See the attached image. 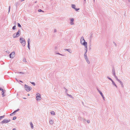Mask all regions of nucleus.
Instances as JSON below:
<instances>
[{
  "mask_svg": "<svg viewBox=\"0 0 130 130\" xmlns=\"http://www.w3.org/2000/svg\"><path fill=\"white\" fill-rule=\"evenodd\" d=\"M40 96V95L39 93H38L37 94H36V96Z\"/></svg>",
  "mask_w": 130,
  "mask_h": 130,
  "instance_id": "e433bc0d",
  "label": "nucleus"
},
{
  "mask_svg": "<svg viewBox=\"0 0 130 130\" xmlns=\"http://www.w3.org/2000/svg\"><path fill=\"white\" fill-rule=\"evenodd\" d=\"M118 82L119 83H120V84L121 85V87L122 88H123V87H124L123 85V84L122 83V82L121 81H120V80H119V82Z\"/></svg>",
  "mask_w": 130,
  "mask_h": 130,
  "instance_id": "2eb2a0df",
  "label": "nucleus"
},
{
  "mask_svg": "<svg viewBox=\"0 0 130 130\" xmlns=\"http://www.w3.org/2000/svg\"><path fill=\"white\" fill-rule=\"evenodd\" d=\"M24 0H21V2H23V1H24Z\"/></svg>",
  "mask_w": 130,
  "mask_h": 130,
  "instance_id": "3c124183",
  "label": "nucleus"
},
{
  "mask_svg": "<svg viewBox=\"0 0 130 130\" xmlns=\"http://www.w3.org/2000/svg\"><path fill=\"white\" fill-rule=\"evenodd\" d=\"M115 78H116V79L119 82V80H120L118 79L117 77L115 75V76H114Z\"/></svg>",
  "mask_w": 130,
  "mask_h": 130,
  "instance_id": "b1692460",
  "label": "nucleus"
},
{
  "mask_svg": "<svg viewBox=\"0 0 130 130\" xmlns=\"http://www.w3.org/2000/svg\"><path fill=\"white\" fill-rule=\"evenodd\" d=\"M15 55V53L14 52H12L10 54V57L11 58H13L14 57Z\"/></svg>",
  "mask_w": 130,
  "mask_h": 130,
  "instance_id": "423d86ee",
  "label": "nucleus"
},
{
  "mask_svg": "<svg viewBox=\"0 0 130 130\" xmlns=\"http://www.w3.org/2000/svg\"><path fill=\"white\" fill-rule=\"evenodd\" d=\"M87 122L88 123H90V121L89 120H88L87 121Z\"/></svg>",
  "mask_w": 130,
  "mask_h": 130,
  "instance_id": "a19ab883",
  "label": "nucleus"
},
{
  "mask_svg": "<svg viewBox=\"0 0 130 130\" xmlns=\"http://www.w3.org/2000/svg\"><path fill=\"white\" fill-rule=\"evenodd\" d=\"M111 82H112V84L114 86H115L116 88H117V86L116 85V84H115V82H114V81H113V80H112L111 81Z\"/></svg>",
  "mask_w": 130,
  "mask_h": 130,
  "instance_id": "a211bd4d",
  "label": "nucleus"
},
{
  "mask_svg": "<svg viewBox=\"0 0 130 130\" xmlns=\"http://www.w3.org/2000/svg\"><path fill=\"white\" fill-rule=\"evenodd\" d=\"M86 0H84V1L85 2Z\"/></svg>",
  "mask_w": 130,
  "mask_h": 130,
  "instance_id": "bf43d9fd",
  "label": "nucleus"
},
{
  "mask_svg": "<svg viewBox=\"0 0 130 130\" xmlns=\"http://www.w3.org/2000/svg\"><path fill=\"white\" fill-rule=\"evenodd\" d=\"M128 1L129 3L130 2V0H128Z\"/></svg>",
  "mask_w": 130,
  "mask_h": 130,
  "instance_id": "09e8293b",
  "label": "nucleus"
},
{
  "mask_svg": "<svg viewBox=\"0 0 130 130\" xmlns=\"http://www.w3.org/2000/svg\"><path fill=\"white\" fill-rule=\"evenodd\" d=\"M3 89H2V88H0V90H1L2 91H3Z\"/></svg>",
  "mask_w": 130,
  "mask_h": 130,
  "instance_id": "79ce46f5",
  "label": "nucleus"
},
{
  "mask_svg": "<svg viewBox=\"0 0 130 130\" xmlns=\"http://www.w3.org/2000/svg\"><path fill=\"white\" fill-rule=\"evenodd\" d=\"M67 96H68L70 97L71 98H73V97L71 95H70V94H68V93H67Z\"/></svg>",
  "mask_w": 130,
  "mask_h": 130,
  "instance_id": "4be33fe9",
  "label": "nucleus"
},
{
  "mask_svg": "<svg viewBox=\"0 0 130 130\" xmlns=\"http://www.w3.org/2000/svg\"><path fill=\"white\" fill-rule=\"evenodd\" d=\"M13 37L14 38H15L16 37H18L16 36V33H14L13 35Z\"/></svg>",
  "mask_w": 130,
  "mask_h": 130,
  "instance_id": "6ab92c4d",
  "label": "nucleus"
},
{
  "mask_svg": "<svg viewBox=\"0 0 130 130\" xmlns=\"http://www.w3.org/2000/svg\"><path fill=\"white\" fill-rule=\"evenodd\" d=\"M16 36H18V37H19L21 34V30L20 29H19L18 31L16 33Z\"/></svg>",
  "mask_w": 130,
  "mask_h": 130,
  "instance_id": "6e6552de",
  "label": "nucleus"
},
{
  "mask_svg": "<svg viewBox=\"0 0 130 130\" xmlns=\"http://www.w3.org/2000/svg\"><path fill=\"white\" fill-rule=\"evenodd\" d=\"M23 99H26V98H23Z\"/></svg>",
  "mask_w": 130,
  "mask_h": 130,
  "instance_id": "603ef678",
  "label": "nucleus"
},
{
  "mask_svg": "<svg viewBox=\"0 0 130 130\" xmlns=\"http://www.w3.org/2000/svg\"><path fill=\"white\" fill-rule=\"evenodd\" d=\"M4 91H5V90H3V91H2V95L3 97H4V94L5 93Z\"/></svg>",
  "mask_w": 130,
  "mask_h": 130,
  "instance_id": "412c9836",
  "label": "nucleus"
},
{
  "mask_svg": "<svg viewBox=\"0 0 130 130\" xmlns=\"http://www.w3.org/2000/svg\"><path fill=\"white\" fill-rule=\"evenodd\" d=\"M16 23V22L15 21L14 22V24H15Z\"/></svg>",
  "mask_w": 130,
  "mask_h": 130,
  "instance_id": "de8ad7c7",
  "label": "nucleus"
},
{
  "mask_svg": "<svg viewBox=\"0 0 130 130\" xmlns=\"http://www.w3.org/2000/svg\"><path fill=\"white\" fill-rule=\"evenodd\" d=\"M23 61L24 62H26V59L25 58H24L23 60Z\"/></svg>",
  "mask_w": 130,
  "mask_h": 130,
  "instance_id": "2f4dec72",
  "label": "nucleus"
},
{
  "mask_svg": "<svg viewBox=\"0 0 130 130\" xmlns=\"http://www.w3.org/2000/svg\"><path fill=\"white\" fill-rule=\"evenodd\" d=\"M74 19L73 18H72L71 20L70 24L71 25H73L74 24L73 23Z\"/></svg>",
  "mask_w": 130,
  "mask_h": 130,
  "instance_id": "f8f14e48",
  "label": "nucleus"
},
{
  "mask_svg": "<svg viewBox=\"0 0 130 130\" xmlns=\"http://www.w3.org/2000/svg\"><path fill=\"white\" fill-rule=\"evenodd\" d=\"M84 40H85L84 39V37L83 36L82 37H81V39H80V43H81V40H82V42H84Z\"/></svg>",
  "mask_w": 130,
  "mask_h": 130,
  "instance_id": "dca6fc26",
  "label": "nucleus"
},
{
  "mask_svg": "<svg viewBox=\"0 0 130 130\" xmlns=\"http://www.w3.org/2000/svg\"><path fill=\"white\" fill-rule=\"evenodd\" d=\"M31 83L33 85V86H35V84L34 82H31Z\"/></svg>",
  "mask_w": 130,
  "mask_h": 130,
  "instance_id": "473e14b6",
  "label": "nucleus"
},
{
  "mask_svg": "<svg viewBox=\"0 0 130 130\" xmlns=\"http://www.w3.org/2000/svg\"><path fill=\"white\" fill-rule=\"evenodd\" d=\"M49 123L50 124H52L54 123V121L52 120H51L49 121Z\"/></svg>",
  "mask_w": 130,
  "mask_h": 130,
  "instance_id": "f3484780",
  "label": "nucleus"
},
{
  "mask_svg": "<svg viewBox=\"0 0 130 130\" xmlns=\"http://www.w3.org/2000/svg\"><path fill=\"white\" fill-rule=\"evenodd\" d=\"M30 39L29 38H28L27 40L28 42V47L29 50H30Z\"/></svg>",
  "mask_w": 130,
  "mask_h": 130,
  "instance_id": "0eeeda50",
  "label": "nucleus"
},
{
  "mask_svg": "<svg viewBox=\"0 0 130 130\" xmlns=\"http://www.w3.org/2000/svg\"><path fill=\"white\" fill-rule=\"evenodd\" d=\"M112 74L113 76H115L116 75L115 69L114 68H113L112 69Z\"/></svg>",
  "mask_w": 130,
  "mask_h": 130,
  "instance_id": "9d476101",
  "label": "nucleus"
},
{
  "mask_svg": "<svg viewBox=\"0 0 130 130\" xmlns=\"http://www.w3.org/2000/svg\"><path fill=\"white\" fill-rule=\"evenodd\" d=\"M82 40L81 41V44L82 45H84L85 46V50H86V51H87L88 48L87 42H86L85 40H84V42H82Z\"/></svg>",
  "mask_w": 130,
  "mask_h": 130,
  "instance_id": "f257e3e1",
  "label": "nucleus"
},
{
  "mask_svg": "<svg viewBox=\"0 0 130 130\" xmlns=\"http://www.w3.org/2000/svg\"><path fill=\"white\" fill-rule=\"evenodd\" d=\"M28 96L29 95V94H28Z\"/></svg>",
  "mask_w": 130,
  "mask_h": 130,
  "instance_id": "13d9d810",
  "label": "nucleus"
},
{
  "mask_svg": "<svg viewBox=\"0 0 130 130\" xmlns=\"http://www.w3.org/2000/svg\"><path fill=\"white\" fill-rule=\"evenodd\" d=\"M65 50H66V51H67L69 53H71L72 52V51L70 49H65Z\"/></svg>",
  "mask_w": 130,
  "mask_h": 130,
  "instance_id": "4468645a",
  "label": "nucleus"
},
{
  "mask_svg": "<svg viewBox=\"0 0 130 130\" xmlns=\"http://www.w3.org/2000/svg\"><path fill=\"white\" fill-rule=\"evenodd\" d=\"M64 89L66 90L65 93H66L67 94V93H67L68 90L67 89H66L65 88H64Z\"/></svg>",
  "mask_w": 130,
  "mask_h": 130,
  "instance_id": "bb28decb",
  "label": "nucleus"
},
{
  "mask_svg": "<svg viewBox=\"0 0 130 130\" xmlns=\"http://www.w3.org/2000/svg\"><path fill=\"white\" fill-rule=\"evenodd\" d=\"M30 126H31V128L32 129H33L34 128V126H33V124L32 123V122H31L30 123Z\"/></svg>",
  "mask_w": 130,
  "mask_h": 130,
  "instance_id": "aec40b11",
  "label": "nucleus"
},
{
  "mask_svg": "<svg viewBox=\"0 0 130 130\" xmlns=\"http://www.w3.org/2000/svg\"><path fill=\"white\" fill-rule=\"evenodd\" d=\"M24 87L25 88V89L26 90V91L27 92L30 91L32 89L31 88H30L28 85L26 84L25 85Z\"/></svg>",
  "mask_w": 130,
  "mask_h": 130,
  "instance_id": "7ed1b4c3",
  "label": "nucleus"
},
{
  "mask_svg": "<svg viewBox=\"0 0 130 130\" xmlns=\"http://www.w3.org/2000/svg\"><path fill=\"white\" fill-rule=\"evenodd\" d=\"M71 7L72 8L75 9V10L76 11H77L79 10V8H75L76 6L74 4H72Z\"/></svg>",
  "mask_w": 130,
  "mask_h": 130,
  "instance_id": "39448f33",
  "label": "nucleus"
},
{
  "mask_svg": "<svg viewBox=\"0 0 130 130\" xmlns=\"http://www.w3.org/2000/svg\"><path fill=\"white\" fill-rule=\"evenodd\" d=\"M113 44H114L115 46L116 47L117 46V45L116 44V43L115 42H113Z\"/></svg>",
  "mask_w": 130,
  "mask_h": 130,
  "instance_id": "f704fd0d",
  "label": "nucleus"
},
{
  "mask_svg": "<svg viewBox=\"0 0 130 130\" xmlns=\"http://www.w3.org/2000/svg\"><path fill=\"white\" fill-rule=\"evenodd\" d=\"M5 117V115H3L2 116H0V120L2 118H4Z\"/></svg>",
  "mask_w": 130,
  "mask_h": 130,
  "instance_id": "cd10ccee",
  "label": "nucleus"
},
{
  "mask_svg": "<svg viewBox=\"0 0 130 130\" xmlns=\"http://www.w3.org/2000/svg\"><path fill=\"white\" fill-rule=\"evenodd\" d=\"M18 73H19L20 74L22 73V74H24V73L22 72H19Z\"/></svg>",
  "mask_w": 130,
  "mask_h": 130,
  "instance_id": "37998d69",
  "label": "nucleus"
},
{
  "mask_svg": "<svg viewBox=\"0 0 130 130\" xmlns=\"http://www.w3.org/2000/svg\"><path fill=\"white\" fill-rule=\"evenodd\" d=\"M10 8V6H9V12Z\"/></svg>",
  "mask_w": 130,
  "mask_h": 130,
  "instance_id": "ea45409f",
  "label": "nucleus"
},
{
  "mask_svg": "<svg viewBox=\"0 0 130 130\" xmlns=\"http://www.w3.org/2000/svg\"><path fill=\"white\" fill-rule=\"evenodd\" d=\"M14 113V112L10 114V115L11 116H12L14 114V113Z\"/></svg>",
  "mask_w": 130,
  "mask_h": 130,
  "instance_id": "4c0bfd02",
  "label": "nucleus"
},
{
  "mask_svg": "<svg viewBox=\"0 0 130 130\" xmlns=\"http://www.w3.org/2000/svg\"><path fill=\"white\" fill-rule=\"evenodd\" d=\"M51 113L52 115H55V113L54 111H52L51 112Z\"/></svg>",
  "mask_w": 130,
  "mask_h": 130,
  "instance_id": "5701e85b",
  "label": "nucleus"
},
{
  "mask_svg": "<svg viewBox=\"0 0 130 130\" xmlns=\"http://www.w3.org/2000/svg\"><path fill=\"white\" fill-rule=\"evenodd\" d=\"M98 91L100 93V94L101 95V96H102V97L103 98V99L104 100H105V97H104L102 93L99 90H98Z\"/></svg>",
  "mask_w": 130,
  "mask_h": 130,
  "instance_id": "1a4fd4ad",
  "label": "nucleus"
},
{
  "mask_svg": "<svg viewBox=\"0 0 130 130\" xmlns=\"http://www.w3.org/2000/svg\"><path fill=\"white\" fill-rule=\"evenodd\" d=\"M107 78L110 80L111 81L113 80L110 77H109V76H107Z\"/></svg>",
  "mask_w": 130,
  "mask_h": 130,
  "instance_id": "7c9ffc66",
  "label": "nucleus"
},
{
  "mask_svg": "<svg viewBox=\"0 0 130 130\" xmlns=\"http://www.w3.org/2000/svg\"><path fill=\"white\" fill-rule=\"evenodd\" d=\"M62 55V56H64V55H62V54H61V55Z\"/></svg>",
  "mask_w": 130,
  "mask_h": 130,
  "instance_id": "5fc2aeb1",
  "label": "nucleus"
},
{
  "mask_svg": "<svg viewBox=\"0 0 130 130\" xmlns=\"http://www.w3.org/2000/svg\"><path fill=\"white\" fill-rule=\"evenodd\" d=\"M85 59L86 60L88 64H90V62L89 61V59L87 57L85 58Z\"/></svg>",
  "mask_w": 130,
  "mask_h": 130,
  "instance_id": "ddd939ff",
  "label": "nucleus"
},
{
  "mask_svg": "<svg viewBox=\"0 0 130 130\" xmlns=\"http://www.w3.org/2000/svg\"><path fill=\"white\" fill-rule=\"evenodd\" d=\"M84 56L85 58L87 57V55L86 53H85L84 54Z\"/></svg>",
  "mask_w": 130,
  "mask_h": 130,
  "instance_id": "393cba45",
  "label": "nucleus"
},
{
  "mask_svg": "<svg viewBox=\"0 0 130 130\" xmlns=\"http://www.w3.org/2000/svg\"><path fill=\"white\" fill-rule=\"evenodd\" d=\"M57 31V30L56 29H55L54 30V32H56Z\"/></svg>",
  "mask_w": 130,
  "mask_h": 130,
  "instance_id": "58836bf2",
  "label": "nucleus"
},
{
  "mask_svg": "<svg viewBox=\"0 0 130 130\" xmlns=\"http://www.w3.org/2000/svg\"><path fill=\"white\" fill-rule=\"evenodd\" d=\"M93 1H94V2H95V0H93Z\"/></svg>",
  "mask_w": 130,
  "mask_h": 130,
  "instance_id": "6e6d98bb",
  "label": "nucleus"
},
{
  "mask_svg": "<svg viewBox=\"0 0 130 130\" xmlns=\"http://www.w3.org/2000/svg\"><path fill=\"white\" fill-rule=\"evenodd\" d=\"M57 54H59V55H61V54L59 53H57Z\"/></svg>",
  "mask_w": 130,
  "mask_h": 130,
  "instance_id": "8fccbe9b",
  "label": "nucleus"
},
{
  "mask_svg": "<svg viewBox=\"0 0 130 130\" xmlns=\"http://www.w3.org/2000/svg\"><path fill=\"white\" fill-rule=\"evenodd\" d=\"M16 119V117H13L12 120H15Z\"/></svg>",
  "mask_w": 130,
  "mask_h": 130,
  "instance_id": "c9c22d12",
  "label": "nucleus"
},
{
  "mask_svg": "<svg viewBox=\"0 0 130 130\" xmlns=\"http://www.w3.org/2000/svg\"><path fill=\"white\" fill-rule=\"evenodd\" d=\"M18 26L19 27H21V25L19 23H18Z\"/></svg>",
  "mask_w": 130,
  "mask_h": 130,
  "instance_id": "c756f323",
  "label": "nucleus"
},
{
  "mask_svg": "<svg viewBox=\"0 0 130 130\" xmlns=\"http://www.w3.org/2000/svg\"><path fill=\"white\" fill-rule=\"evenodd\" d=\"M37 2V1H35V2H34V3H36Z\"/></svg>",
  "mask_w": 130,
  "mask_h": 130,
  "instance_id": "49530a36",
  "label": "nucleus"
},
{
  "mask_svg": "<svg viewBox=\"0 0 130 130\" xmlns=\"http://www.w3.org/2000/svg\"><path fill=\"white\" fill-rule=\"evenodd\" d=\"M20 43L23 46H25L26 44L25 41L24 39L23 38H20Z\"/></svg>",
  "mask_w": 130,
  "mask_h": 130,
  "instance_id": "f03ea898",
  "label": "nucleus"
},
{
  "mask_svg": "<svg viewBox=\"0 0 130 130\" xmlns=\"http://www.w3.org/2000/svg\"><path fill=\"white\" fill-rule=\"evenodd\" d=\"M19 110V109H17V110L14 111V113H16Z\"/></svg>",
  "mask_w": 130,
  "mask_h": 130,
  "instance_id": "c85d7f7f",
  "label": "nucleus"
},
{
  "mask_svg": "<svg viewBox=\"0 0 130 130\" xmlns=\"http://www.w3.org/2000/svg\"><path fill=\"white\" fill-rule=\"evenodd\" d=\"M38 11L39 12H41L42 11L43 12V11H42V10L41 9H38Z\"/></svg>",
  "mask_w": 130,
  "mask_h": 130,
  "instance_id": "72a5a7b5",
  "label": "nucleus"
},
{
  "mask_svg": "<svg viewBox=\"0 0 130 130\" xmlns=\"http://www.w3.org/2000/svg\"><path fill=\"white\" fill-rule=\"evenodd\" d=\"M20 82H22V83L23 82L21 80H20Z\"/></svg>",
  "mask_w": 130,
  "mask_h": 130,
  "instance_id": "864d4df0",
  "label": "nucleus"
},
{
  "mask_svg": "<svg viewBox=\"0 0 130 130\" xmlns=\"http://www.w3.org/2000/svg\"><path fill=\"white\" fill-rule=\"evenodd\" d=\"M36 99L37 100V101L40 100L41 99V96H36Z\"/></svg>",
  "mask_w": 130,
  "mask_h": 130,
  "instance_id": "9b49d317",
  "label": "nucleus"
},
{
  "mask_svg": "<svg viewBox=\"0 0 130 130\" xmlns=\"http://www.w3.org/2000/svg\"><path fill=\"white\" fill-rule=\"evenodd\" d=\"M11 121L9 119L8 120H7L6 119H4L1 122V123L3 124V123H6L9 122Z\"/></svg>",
  "mask_w": 130,
  "mask_h": 130,
  "instance_id": "20e7f679",
  "label": "nucleus"
},
{
  "mask_svg": "<svg viewBox=\"0 0 130 130\" xmlns=\"http://www.w3.org/2000/svg\"><path fill=\"white\" fill-rule=\"evenodd\" d=\"M13 130H16V129L15 128H14L13 129Z\"/></svg>",
  "mask_w": 130,
  "mask_h": 130,
  "instance_id": "a18cd8bd",
  "label": "nucleus"
},
{
  "mask_svg": "<svg viewBox=\"0 0 130 130\" xmlns=\"http://www.w3.org/2000/svg\"><path fill=\"white\" fill-rule=\"evenodd\" d=\"M16 79V80L17 81H18V80H17V79Z\"/></svg>",
  "mask_w": 130,
  "mask_h": 130,
  "instance_id": "4d7b16f0",
  "label": "nucleus"
},
{
  "mask_svg": "<svg viewBox=\"0 0 130 130\" xmlns=\"http://www.w3.org/2000/svg\"><path fill=\"white\" fill-rule=\"evenodd\" d=\"M85 53H87V51H86V50H85Z\"/></svg>",
  "mask_w": 130,
  "mask_h": 130,
  "instance_id": "c03bdc74",
  "label": "nucleus"
},
{
  "mask_svg": "<svg viewBox=\"0 0 130 130\" xmlns=\"http://www.w3.org/2000/svg\"><path fill=\"white\" fill-rule=\"evenodd\" d=\"M12 29L13 30H15L16 29V26L15 25L14 26H13V27H12Z\"/></svg>",
  "mask_w": 130,
  "mask_h": 130,
  "instance_id": "a878e982",
  "label": "nucleus"
}]
</instances>
